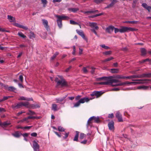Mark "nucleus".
Returning a JSON list of instances; mask_svg holds the SVG:
<instances>
[{"label": "nucleus", "instance_id": "obj_1", "mask_svg": "<svg viewBox=\"0 0 151 151\" xmlns=\"http://www.w3.org/2000/svg\"><path fill=\"white\" fill-rule=\"evenodd\" d=\"M55 16L57 18L56 21L58 26L60 28H61L62 26V20H68L70 19L69 17L64 14L61 15H55Z\"/></svg>", "mask_w": 151, "mask_h": 151}, {"label": "nucleus", "instance_id": "obj_2", "mask_svg": "<svg viewBox=\"0 0 151 151\" xmlns=\"http://www.w3.org/2000/svg\"><path fill=\"white\" fill-rule=\"evenodd\" d=\"M114 32L115 33L119 32L120 33H124L129 31H134L136 30V29L132 27L122 26L120 29H118L114 27Z\"/></svg>", "mask_w": 151, "mask_h": 151}, {"label": "nucleus", "instance_id": "obj_3", "mask_svg": "<svg viewBox=\"0 0 151 151\" xmlns=\"http://www.w3.org/2000/svg\"><path fill=\"white\" fill-rule=\"evenodd\" d=\"M58 78L56 77L55 78V81L57 83L58 85H60L62 86H67V83L63 78L62 76H58Z\"/></svg>", "mask_w": 151, "mask_h": 151}, {"label": "nucleus", "instance_id": "obj_4", "mask_svg": "<svg viewBox=\"0 0 151 151\" xmlns=\"http://www.w3.org/2000/svg\"><path fill=\"white\" fill-rule=\"evenodd\" d=\"M103 93L101 91H95L90 94V96L92 97L95 96L96 98H98Z\"/></svg>", "mask_w": 151, "mask_h": 151}, {"label": "nucleus", "instance_id": "obj_5", "mask_svg": "<svg viewBox=\"0 0 151 151\" xmlns=\"http://www.w3.org/2000/svg\"><path fill=\"white\" fill-rule=\"evenodd\" d=\"M32 147L34 151H39L40 146L37 142L35 140L33 141Z\"/></svg>", "mask_w": 151, "mask_h": 151}, {"label": "nucleus", "instance_id": "obj_6", "mask_svg": "<svg viewBox=\"0 0 151 151\" xmlns=\"http://www.w3.org/2000/svg\"><path fill=\"white\" fill-rule=\"evenodd\" d=\"M132 81H135L136 85L137 84H143L147 83V81H149V79L132 80Z\"/></svg>", "mask_w": 151, "mask_h": 151}, {"label": "nucleus", "instance_id": "obj_7", "mask_svg": "<svg viewBox=\"0 0 151 151\" xmlns=\"http://www.w3.org/2000/svg\"><path fill=\"white\" fill-rule=\"evenodd\" d=\"M95 97H93L92 98H89L88 97H84L83 98L80 99L79 100V102L81 103H84L85 102H88L90 100H91L93 99H94Z\"/></svg>", "mask_w": 151, "mask_h": 151}, {"label": "nucleus", "instance_id": "obj_8", "mask_svg": "<svg viewBox=\"0 0 151 151\" xmlns=\"http://www.w3.org/2000/svg\"><path fill=\"white\" fill-rule=\"evenodd\" d=\"M116 117L118 119L119 122H123V119L122 117V114L119 111H117L116 112Z\"/></svg>", "mask_w": 151, "mask_h": 151}, {"label": "nucleus", "instance_id": "obj_9", "mask_svg": "<svg viewBox=\"0 0 151 151\" xmlns=\"http://www.w3.org/2000/svg\"><path fill=\"white\" fill-rule=\"evenodd\" d=\"M89 26L92 29H94L96 30H97L99 29V27L97 26V24L95 22H90L88 23Z\"/></svg>", "mask_w": 151, "mask_h": 151}, {"label": "nucleus", "instance_id": "obj_10", "mask_svg": "<svg viewBox=\"0 0 151 151\" xmlns=\"http://www.w3.org/2000/svg\"><path fill=\"white\" fill-rule=\"evenodd\" d=\"M109 84L110 85L113 86V85H115L116 83H118L119 81L116 79H110L109 78Z\"/></svg>", "mask_w": 151, "mask_h": 151}, {"label": "nucleus", "instance_id": "obj_11", "mask_svg": "<svg viewBox=\"0 0 151 151\" xmlns=\"http://www.w3.org/2000/svg\"><path fill=\"white\" fill-rule=\"evenodd\" d=\"M19 101H32L33 99L32 98H28L23 96H20L18 99Z\"/></svg>", "mask_w": 151, "mask_h": 151}, {"label": "nucleus", "instance_id": "obj_12", "mask_svg": "<svg viewBox=\"0 0 151 151\" xmlns=\"http://www.w3.org/2000/svg\"><path fill=\"white\" fill-rule=\"evenodd\" d=\"M114 122L113 121H112L110 122L108 124V126L109 129L112 131H113L114 129Z\"/></svg>", "mask_w": 151, "mask_h": 151}, {"label": "nucleus", "instance_id": "obj_13", "mask_svg": "<svg viewBox=\"0 0 151 151\" xmlns=\"http://www.w3.org/2000/svg\"><path fill=\"white\" fill-rule=\"evenodd\" d=\"M22 106L20 102L16 104L12 105V107L13 109H18L20 108Z\"/></svg>", "mask_w": 151, "mask_h": 151}, {"label": "nucleus", "instance_id": "obj_14", "mask_svg": "<svg viewBox=\"0 0 151 151\" xmlns=\"http://www.w3.org/2000/svg\"><path fill=\"white\" fill-rule=\"evenodd\" d=\"M114 28V27L110 25L106 28V31L108 33H111L113 31Z\"/></svg>", "mask_w": 151, "mask_h": 151}, {"label": "nucleus", "instance_id": "obj_15", "mask_svg": "<svg viewBox=\"0 0 151 151\" xmlns=\"http://www.w3.org/2000/svg\"><path fill=\"white\" fill-rule=\"evenodd\" d=\"M43 22V24L44 25L46 29L48 31L49 29V26L48 25V22L47 20L43 19L42 20Z\"/></svg>", "mask_w": 151, "mask_h": 151}, {"label": "nucleus", "instance_id": "obj_16", "mask_svg": "<svg viewBox=\"0 0 151 151\" xmlns=\"http://www.w3.org/2000/svg\"><path fill=\"white\" fill-rule=\"evenodd\" d=\"M40 107V106L39 104H32L30 105L28 108L32 109H35L37 108H39Z\"/></svg>", "mask_w": 151, "mask_h": 151}, {"label": "nucleus", "instance_id": "obj_17", "mask_svg": "<svg viewBox=\"0 0 151 151\" xmlns=\"http://www.w3.org/2000/svg\"><path fill=\"white\" fill-rule=\"evenodd\" d=\"M151 76V73H144L139 75V78H150Z\"/></svg>", "mask_w": 151, "mask_h": 151}, {"label": "nucleus", "instance_id": "obj_18", "mask_svg": "<svg viewBox=\"0 0 151 151\" xmlns=\"http://www.w3.org/2000/svg\"><path fill=\"white\" fill-rule=\"evenodd\" d=\"M117 2V0H113L111 3L107 5L105 8H108L111 7L113 6Z\"/></svg>", "mask_w": 151, "mask_h": 151}, {"label": "nucleus", "instance_id": "obj_19", "mask_svg": "<svg viewBox=\"0 0 151 151\" xmlns=\"http://www.w3.org/2000/svg\"><path fill=\"white\" fill-rule=\"evenodd\" d=\"M76 32L77 33L80 35L83 39L86 40V38L85 35L83 32L82 31H79L78 29L76 30Z\"/></svg>", "mask_w": 151, "mask_h": 151}, {"label": "nucleus", "instance_id": "obj_20", "mask_svg": "<svg viewBox=\"0 0 151 151\" xmlns=\"http://www.w3.org/2000/svg\"><path fill=\"white\" fill-rule=\"evenodd\" d=\"M12 135L15 137L19 138L22 135V134L18 131H16L14 133H12Z\"/></svg>", "mask_w": 151, "mask_h": 151}, {"label": "nucleus", "instance_id": "obj_21", "mask_svg": "<svg viewBox=\"0 0 151 151\" xmlns=\"http://www.w3.org/2000/svg\"><path fill=\"white\" fill-rule=\"evenodd\" d=\"M51 109L52 110L55 111H57L59 109L57 105L55 104H52V105Z\"/></svg>", "mask_w": 151, "mask_h": 151}, {"label": "nucleus", "instance_id": "obj_22", "mask_svg": "<svg viewBox=\"0 0 151 151\" xmlns=\"http://www.w3.org/2000/svg\"><path fill=\"white\" fill-rule=\"evenodd\" d=\"M6 88L8 91H10L15 92V91H16V88L13 86H11L8 87L7 86Z\"/></svg>", "mask_w": 151, "mask_h": 151}, {"label": "nucleus", "instance_id": "obj_23", "mask_svg": "<svg viewBox=\"0 0 151 151\" xmlns=\"http://www.w3.org/2000/svg\"><path fill=\"white\" fill-rule=\"evenodd\" d=\"M66 97V96L62 98L56 99L55 100L56 101V102L57 103H60V102L63 101L64 100L65 98Z\"/></svg>", "mask_w": 151, "mask_h": 151}, {"label": "nucleus", "instance_id": "obj_24", "mask_svg": "<svg viewBox=\"0 0 151 151\" xmlns=\"http://www.w3.org/2000/svg\"><path fill=\"white\" fill-rule=\"evenodd\" d=\"M7 18L10 22H14L15 21V18L11 15H8Z\"/></svg>", "mask_w": 151, "mask_h": 151}, {"label": "nucleus", "instance_id": "obj_25", "mask_svg": "<svg viewBox=\"0 0 151 151\" xmlns=\"http://www.w3.org/2000/svg\"><path fill=\"white\" fill-rule=\"evenodd\" d=\"M106 81L98 83L100 85H109V78L107 80H105Z\"/></svg>", "mask_w": 151, "mask_h": 151}, {"label": "nucleus", "instance_id": "obj_26", "mask_svg": "<svg viewBox=\"0 0 151 151\" xmlns=\"http://www.w3.org/2000/svg\"><path fill=\"white\" fill-rule=\"evenodd\" d=\"M22 106H24L28 108L29 106V103L28 102H21Z\"/></svg>", "mask_w": 151, "mask_h": 151}, {"label": "nucleus", "instance_id": "obj_27", "mask_svg": "<svg viewBox=\"0 0 151 151\" xmlns=\"http://www.w3.org/2000/svg\"><path fill=\"white\" fill-rule=\"evenodd\" d=\"M11 124V122L9 121H6L2 123V127L4 126V127H6L7 126L10 125Z\"/></svg>", "mask_w": 151, "mask_h": 151}, {"label": "nucleus", "instance_id": "obj_28", "mask_svg": "<svg viewBox=\"0 0 151 151\" xmlns=\"http://www.w3.org/2000/svg\"><path fill=\"white\" fill-rule=\"evenodd\" d=\"M68 10L69 11L75 13L79 10V9L78 8H69L68 9Z\"/></svg>", "mask_w": 151, "mask_h": 151}, {"label": "nucleus", "instance_id": "obj_29", "mask_svg": "<svg viewBox=\"0 0 151 151\" xmlns=\"http://www.w3.org/2000/svg\"><path fill=\"white\" fill-rule=\"evenodd\" d=\"M93 116L91 117L88 119L87 124V127H88V126L90 125L92 123V121L93 120Z\"/></svg>", "mask_w": 151, "mask_h": 151}, {"label": "nucleus", "instance_id": "obj_30", "mask_svg": "<svg viewBox=\"0 0 151 151\" xmlns=\"http://www.w3.org/2000/svg\"><path fill=\"white\" fill-rule=\"evenodd\" d=\"M138 22L136 21H125L123 22V23H131L132 24H137L138 23Z\"/></svg>", "mask_w": 151, "mask_h": 151}, {"label": "nucleus", "instance_id": "obj_31", "mask_svg": "<svg viewBox=\"0 0 151 151\" xmlns=\"http://www.w3.org/2000/svg\"><path fill=\"white\" fill-rule=\"evenodd\" d=\"M89 68V67L88 66L86 67H83L82 69L83 72L84 73H87L88 72V70Z\"/></svg>", "mask_w": 151, "mask_h": 151}, {"label": "nucleus", "instance_id": "obj_32", "mask_svg": "<svg viewBox=\"0 0 151 151\" xmlns=\"http://www.w3.org/2000/svg\"><path fill=\"white\" fill-rule=\"evenodd\" d=\"M135 78H139V75H135L127 76V79H130Z\"/></svg>", "mask_w": 151, "mask_h": 151}, {"label": "nucleus", "instance_id": "obj_33", "mask_svg": "<svg viewBox=\"0 0 151 151\" xmlns=\"http://www.w3.org/2000/svg\"><path fill=\"white\" fill-rule=\"evenodd\" d=\"M93 116V120H94L95 122L99 123L100 122V120L99 117H96L94 116Z\"/></svg>", "mask_w": 151, "mask_h": 151}, {"label": "nucleus", "instance_id": "obj_34", "mask_svg": "<svg viewBox=\"0 0 151 151\" xmlns=\"http://www.w3.org/2000/svg\"><path fill=\"white\" fill-rule=\"evenodd\" d=\"M119 72V69L117 68H112L111 69V72L112 73H117Z\"/></svg>", "mask_w": 151, "mask_h": 151}, {"label": "nucleus", "instance_id": "obj_35", "mask_svg": "<svg viewBox=\"0 0 151 151\" xmlns=\"http://www.w3.org/2000/svg\"><path fill=\"white\" fill-rule=\"evenodd\" d=\"M115 78L118 79H127V76H122L120 75H117L115 77Z\"/></svg>", "mask_w": 151, "mask_h": 151}, {"label": "nucleus", "instance_id": "obj_36", "mask_svg": "<svg viewBox=\"0 0 151 151\" xmlns=\"http://www.w3.org/2000/svg\"><path fill=\"white\" fill-rule=\"evenodd\" d=\"M79 132L78 131L76 132V134L74 138L73 139V140L74 141H77L78 140V137L79 135Z\"/></svg>", "mask_w": 151, "mask_h": 151}, {"label": "nucleus", "instance_id": "obj_37", "mask_svg": "<svg viewBox=\"0 0 151 151\" xmlns=\"http://www.w3.org/2000/svg\"><path fill=\"white\" fill-rule=\"evenodd\" d=\"M18 35L21 37L23 38H25L26 37V36L24 35L22 32H19L18 33Z\"/></svg>", "mask_w": 151, "mask_h": 151}, {"label": "nucleus", "instance_id": "obj_38", "mask_svg": "<svg viewBox=\"0 0 151 151\" xmlns=\"http://www.w3.org/2000/svg\"><path fill=\"white\" fill-rule=\"evenodd\" d=\"M141 51L142 55H145L146 54V50L144 48H142L141 49Z\"/></svg>", "mask_w": 151, "mask_h": 151}, {"label": "nucleus", "instance_id": "obj_39", "mask_svg": "<svg viewBox=\"0 0 151 151\" xmlns=\"http://www.w3.org/2000/svg\"><path fill=\"white\" fill-rule=\"evenodd\" d=\"M42 3L43 5V7H45L47 3V0H41Z\"/></svg>", "mask_w": 151, "mask_h": 151}, {"label": "nucleus", "instance_id": "obj_40", "mask_svg": "<svg viewBox=\"0 0 151 151\" xmlns=\"http://www.w3.org/2000/svg\"><path fill=\"white\" fill-rule=\"evenodd\" d=\"M35 114V112L30 110H29L28 112L27 113V115H33Z\"/></svg>", "mask_w": 151, "mask_h": 151}, {"label": "nucleus", "instance_id": "obj_41", "mask_svg": "<svg viewBox=\"0 0 151 151\" xmlns=\"http://www.w3.org/2000/svg\"><path fill=\"white\" fill-rule=\"evenodd\" d=\"M123 82H120V81H119L118 83H116L115 85H113V86H123Z\"/></svg>", "mask_w": 151, "mask_h": 151}, {"label": "nucleus", "instance_id": "obj_42", "mask_svg": "<svg viewBox=\"0 0 151 151\" xmlns=\"http://www.w3.org/2000/svg\"><path fill=\"white\" fill-rule=\"evenodd\" d=\"M114 59V58L112 57H110L106 59L103 61V62H105L110 61L112 59Z\"/></svg>", "mask_w": 151, "mask_h": 151}, {"label": "nucleus", "instance_id": "obj_43", "mask_svg": "<svg viewBox=\"0 0 151 151\" xmlns=\"http://www.w3.org/2000/svg\"><path fill=\"white\" fill-rule=\"evenodd\" d=\"M105 0H93V1L96 4H98Z\"/></svg>", "mask_w": 151, "mask_h": 151}, {"label": "nucleus", "instance_id": "obj_44", "mask_svg": "<svg viewBox=\"0 0 151 151\" xmlns=\"http://www.w3.org/2000/svg\"><path fill=\"white\" fill-rule=\"evenodd\" d=\"M81 12H83L84 14H87V13H95V12L93 11H85V12H83L82 11H81Z\"/></svg>", "mask_w": 151, "mask_h": 151}, {"label": "nucleus", "instance_id": "obj_45", "mask_svg": "<svg viewBox=\"0 0 151 151\" xmlns=\"http://www.w3.org/2000/svg\"><path fill=\"white\" fill-rule=\"evenodd\" d=\"M58 130L60 132H64L65 131V129L61 126H59L58 127Z\"/></svg>", "mask_w": 151, "mask_h": 151}, {"label": "nucleus", "instance_id": "obj_46", "mask_svg": "<svg viewBox=\"0 0 151 151\" xmlns=\"http://www.w3.org/2000/svg\"><path fill=\"white\" fill-rule=\"evenodd\" d=\"M80 104L81 103L79 100L77 102L74 104L73 107H78L80 105Z\"/></svg>", "mask_w": 151, "mask_h": 151}, {"label": "nucleus", "instance_id": "obj_47", "mask_svg": "<svg viewBox=\"0 0 151 151\" xmlns=\"http://www.w3.org/2000/svg\"><path fill=\"white\" fill-rule=\"evenodd\" d=\"M19 27L20 28H22L25 30H27L28 29V28L27 27L20 24L19 26Z\"/></svg>", "mask_w": 151, "mask_h": 151}, {"label": "nucleus", "instance_id": "obj_48", "mask_svg": "<svg viewBox=\"0 0 151 151\" xmlns=\"http://www.w3.org/2000/svg\"><path fill=\"white\" fill-rule=\"evenodd\" d=\"M101 46L102 48H104L106 49H109V47L106 46L105 45H101Z\"/></svg>", "mask_w": 151, "mask_h": 151}, {"label": "nucleus", "instance_id": "obj_49", "mask_svg": "<svg viewBox=\"0 0 151 151\" xmlns=\"http://www.w3.org/2000/svg\"><path fill=\"white\" fill-rule=\"evenodd\" d=\"M142 6L145 9H146L149 6L145 3H143L142 4Z\"/></svg>", "mask_w": 151, "mask_h": 151}, {"label": "nucleus", "instance_id": "obj_50", "mask_svg": "<svg viewBox=\"0 0 151 151\" xmlns=\"http://www.w3.org/2000/svg\"><path fill=\"white\" fill-rule=\"evenodd\" d=\"M70 23L71 24H78V23L75 22L74 21L72 20H70Z\"/></svg>", "mask_w": 151, "mask_h": 151}, {"label": "nucleus", "instance_id": "obj_51", "mask_svg": "<svg viewBox=\"0 0 151 151\" xmlns=\"http://www.w3.org/2000/svg\"><path fill=\"white\" fill-rule=\"evenodd\" d=\"M107 78H109V77H103L99 78V80H107Z\"/></svg>", "mask_w": 151, "mask_h": 151}, {"label": "nucleus", "instance_id": "obj_52", "mask_svg": "<svg viewBox=\"0 0 151 151\" xmlns=\"http://www.w3.org/2000/svg\"><path fill=\"white\" fill-rule=\"evenodd\" d=\"M85 134L84 133H81L80 134V138L83 139L85 137Z\"/></svg>", "mask_w": 151, "mask_h": 151}, {"label": "nucleus", "instance_id": "obj_53", "mask_svg": "<svg viewBox=\"0 0 151 151\" xmlns=\"http://www.w3.org/2000/svg\"><path fill=\"white\" fill-rule=\"evenodd\" d=\"M73 51L72 52V54L74 55H75V53H76V47L75 46H73Z\"/></svg>", "mask_w": 151, "mask_h": 151}, {"label": "nucleus", "instance_id": "obj_54", "mask_svg": "<svg viewBox=\"0 0 151 151\" xmlns=\"http://www.w3.org/2000/svg\"><path fill=\"white\" fill-rule=\"evenodd\" d=\"M111 51H108L105 52H104V54H105L106 55H110L111 54Z\"/></svg>", "mask_w": 151, "mask_h": 151}, {"label": "nucleus", "instance_id": "obj_55", "mask_svg": "<svg viewBox=\"0 0 151 151\" xmlns=\"http://www.w3.org/2000/svg\"><path fill=\"white\" fill-rule=\"evenodd\" d=\"M32 127V126H26L25 127H23V129H30Z\"/></svg>", "mask_w": 151, "mask_h": 151}, {"label": "nucleus", "instance_id": "obj_56", "mask_svg": "<svg viewBox=\"0 0 151 151\" xmlns=\"http://www.w3.org/2000/svg\"><path fill=\"white\" fill-rule=\"evenodd\" d=\"M31 135L32 137H36L37 135V134L35 132H33L31 134Z\"/></svg>", "mask_w": 151, "mask_h": 151}, {"label": "nucleus", "instance_id": "obj_57", "mask_svg": "<svg viewBox=\"0 0 151 151\" xmlns=\"http://www.w3.org/2000/svg\"><path fill=\"white\" fill-rule=\"evenodd\" d=\"M114 117V115L113 113L109 114L108 116V117L109 118H113Z\"/></svg>", "mask_w": 151, "mask_h": 151}, {"label": "nucleus", "instance_id": "obj_58", "mask_svg": "<svg viewBox=\"0 0 151 151\" xmlns=\"http://www.w3.org/2000/svg\"><path fill=\"white\" fill-rule=\"evenodd\" d=\"M29 133H25L24 134H22V135L24 137H27L29 135Z\"/></svg>", "mask_w": 151, "mask_h": 151}, {"label": "nucleus", "instance_id": "obj_59", "mask_svg": "<svg viewBox=\"0 0 151 151\" xmlns=\"http://www.w3.org/2000/svg\"><path fill=\"white\" fill-rule=\"evenodd\" d=\"M69 134V132L66 133L65 134V136L63 137V139H66L68 137V136Z\"/></svg>", "mask_w": 151, "mask_h": 151}, {"label": "nucleus", "instance_id": "obj_60", "mask_svg": "<svg viewBox=\"0 0 151 151\" xmlns=\"http://www.w3.org/2000/svg\"><path fill=\"white\" fill-rule=\"evenodd\" d=\"M23 77L22 75H20L19 76V79L21 82H22L23 81Z\"/></svg>", "mask_w": 151, "mask_h": 151}, {"label": "nucleus", "instance_id": "obj_61", "mask_svg": "<svg viewBox=\"0 0 151 151\" xmlns=\"http://www.w3.org/2000/svg\"><path fill=\"white\" fill-rule=\"evenodd\" d=\"M81 96L80 95H78L77 96L76 98H75V100L76 101H77L81 97Z\"/></svg>", "mask_w": 151, "mask_h": 151}, {"label": "nucleus", "instance_id": "obj_62", "mask_svg": "<svg viewBox=\"0 0 151 151\" xmlns=\"http://www.w3.org/2000/svg\"><path fill=\"white\" fill-rule=\"evenodd\" d=\"M28 117H26L23 119V120L24 121H26L27 123H28L29 122V121L28 120Z\"/></svg>", "mask_w": 151, "mask_h": 151}, {"label": "nucleus", "instance_id": "obj_63", "mask_svg": "<svg viewBox=\"0 0 151 151\" xmlns=\"http://www.w3.org/2000/svg\"><path fill=\"white\" fill-rule=\"evenodd\" d=\"M96 30L94 29H91V30L96 35H97V33L96 32L95 30Z\"/></svg>", "mask_w": 151, "mask_h": 151}, {"label": "nucleus", "instance_id": "obj_64", "mask_svg": "<svg viewBox=\"0 0 151 151\" xmlns=\"http://www.w3.org/2000/svg\"><path fill=\"white\" fill-rule=\"evenodd\" d=\"M148 12H150L151 10V7L150 6H149L146 9Z\"/></svg>", "mask_w": 151, "mask_h": 151}]
</instances>
